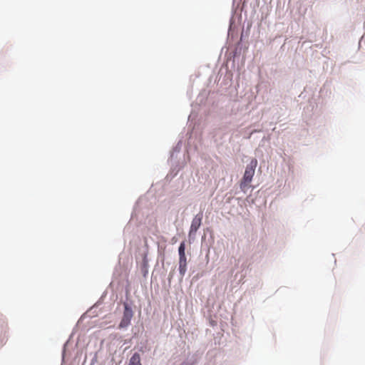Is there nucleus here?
<instances>
[{
	"mask_svg": "<svg viewBox=\"0 0 365 365\" xmlns=\"http://www.w3.org/2000/svg\"><path fill=\"white\" fill-rule=\"evenodd\" d=\"M244 61H245V57H242V64H243V63H244Z\"/></svg>",
	"mask_w": 365,
	"mask_h": 365,
	"instance_id": "393cba45",
	"label": "nucleus"
},
{
	"mask_svg": "<svg viewBox=\"0 0 365 365\" xmlns=\"http://www.w3.org/2000/svg\"><path fill=\"white\" fill-rule=\"evenodd\" d=\"M186 250V241L182 240L180 242L178 248V253L179 256V273L182 277H183L187 272V256L185 254Z\"/></svg>",
	"mask_w": 365,
	"mask_h": 365,
	"instance_id": "7ed1b4c3",
	"label": "nucleus"
},
{
	"mask_svg": "<svg viewBox=\"0 0 365 365\" xmlns=\"http://www.w3.org/2000/svg\"><path fill=\"white\" fill-rule=\"evenodd\" d=\"M178 169H180V165H179V166H178Z\"/></svg>",
	"mask_w": 365,
	"mask_h": 365,
	"instance_id": "a878e982",
	"label": "nucleus"
},
{
	"mask_svg": "<svg viewBox=\"0 0 365 365\" xmlns=\"http://www.w3.org/2000/svg\"><path fill=\"white\" fill-rule=\"evenodd\" d=\"M257 163L258 162L256 158H252L250 163L246 165L245 173L240 180V187L244 192H246L244 188L252 180Z\"/></svg>",
	"mask_w": 365,
	"mask_h": 365,
	"instance_id": "f03ea898",
	"label": "nucleus"
},
{
	"mask_svg": "<svg viewBox=\"0 0 365 365\" xmlns=\"http://www.w3.org/2000/svg\"><path fill=\"white\" fill-rule=\"evenodd\" d=\"M232 76L233 74L231 72L226 71V73L223 78L222 83H224L225 86L231 85Z\"/></svg>",
	"mask_w": 365,
	"mask_h": 365,
	"instance_id": "4468645a",
	"label": "nucleus"
},
{
	"mask_svg": "<svg viewBox=\"0 0 365 365\" xmlns=\"http://www.w3.org/2000/svg\"><path fill=\"white\" fill-rule=\"evenodd\" d=\"M133 317V311L131 307V304L128 302H125L123 304V318L131 320Z\"/></svg>",
	"mask_w": 365,
	"mask_h": 365,
	"instance_id": "1a4fd4ad",
	"label": "nucleus"
},
{
	"mask_svg": "<svg viewBox=\"0 0 365 365\" xmlns=\"http://www.w3.org/2000/svg\"><path fill=\"white\" fill-rule=\"evenodd\" d=\"M74 334V332L73 331L71 335L69 336V338L66 340V341L63 344V349H62V356L63 357L64 356V354H65V352H66V347L68 345V344L70 343V341L71 339V338L73 337Z\"/></svg>",
	"mask_w": 365,
	"mask_h": 365,
	"instance_id": "a211bd4d",
	"label": "nucleus"
},
{
	"mask_svg": "<svg viewBox=\"0 0 365 365\" xmlns=\"http://www.w3.org/2000/svg\"><path fill=\"white\" fill-rule=\"evenodd\" d=\"M201 358V354L197 351L191 356L187 358L186 360L183 361L179 365H197Z\"/></svg>",
	"mask_w": 365,
	"mask_h": 365,
	"instance_id": "6e6552de",
	"label": "nucleus"
},
{
	"mask_svg": "<svg viewBox=\"0 0 365 365\" xmlns=\"http://www.w3.org/2000/svg\"><path fill=\"white\" fill-rule=\"evenodd\" d=\"M207 247V253H206V255H205V259H206V261H207V263L209 262V254H210V247L208 246Z\"/></svg>",
	"mask_w": 365,
	"mask_h": 365,
	"instance_id": "aec40b11",
	"label": "nucleus"
},
{
	"mask_svg": "<svg viewBox=\"0 0 365 365\" xmlns=\"http://www.w3.org/2000/svg\"><path fill=\"white\" fill-rule=\"evenodd\" d=\"M182 146V140H179L177 144L173 146L172 150L170 153V157L168 160V163L171 167H178L179 160H178V155L180 153Z\"/></svg>",
	"mask_w": 365,
	"mask_h": 365,
	"instance_id": "39448f33",
	"label": "nucleus"
},
{
	"mask_svg": "<svg viewBox=\"0 0 365 365\" xmlns=\"http://www.w3.org/2000/svg\"><path fill=\"white\" fill-rule=\"evenodd\" d=\"M97 361V358L96 356H95L92 359H91V364L90 365H93Z\"/></svg>",
	"mask_w": 365,
	"mask_h": 365,
	"instance_id": "412c9836",
	"label": "nucleus"
},
{
	"mask_svg": "<svg viewBox=\"0 0 365 365\" xmlns=\"http://www.w3.org/2000/svg\"><path fill=\"white\" fill-rule=\"evenodd\" d=\"M236 34L237 31L235 28V20L232 17H231L230 20V26L227 31V36L228 38H234Z\"/></svg>",
	"mask_w": 365,
	"mask_h": 365,
	"instance_id": "f8f14e48",
	"label": "nucleus"
},
{
	"mask_svg": "<svg viewBox=\"0 0 365 365\" xmlns=\"http://www.w3.org/2000/svg\"><path fill=\"white\" fill-rule=\"evenodd\" d=\"M82 319H83V317H81L78 319L77 324H78V323H80V322H81V321L82 320Z\"/></svg>",
	"mask_w": 365,
	"mask_h": 365,
	"instance_id": "b1692460",
	"label": "nucleus"
},
{
	"mask_svg": "<svg viewBox=\"0 0 365 365\" xmlns=\"http://www.w3.org/2000/svg\"><path fill=\"white\" fill-rule=\"evenodd\" d=\"M106 295H107V292H104L102 294V295L101 296V297L98 299V301L91 307L89 311L91 312V311L97 309L100 305H101L103 303Z\"/></svg>",
	"mask_w": 365,
	"mask_h": 365,
	"instance_id": "ddd939ff",
	"label": "nucleus"
},
{
	"mask_svg": "<svg viewBox=\"0 0 365 365\" xmlns=\"http://www.w3.org/2000/svg\"><path fill=\"white\" fill-rule=\"evenodd\" d=\"M7 340H8V335H7L6 327L5 329L2 328L1 335H0L1 346L4 345L6 343Z\"/></svg>",
	"mask_w": 365,
	"mask_h": 365,
	"instance_id": "dca6fc26",
	"label": "nucleus"
},
{
	"mask_svg": "<svg viewBox=\"0 0 365 365\" xmlns=\"http://www.w3.org/2000/svg\"><path fill=\"white\" fill-rule=\"evenodd\" d=\"M173 277V272H170V273L169 274V276H168V281H169V283H170V281H171V279H172Z\"/></svg>",
	"mask_w": 365,
	"mask_h": 365,
	"instance_id": "4be33fe9",
	"label": "nucleus"
},
{
	"mask_svg": "<svg viewBox=\"0 0 365 365\" xmlns=\"http://www.w3.org/2000/svg\"><path fill=\"white\" fill-rule=\"evenodd\" d=\"M138 331H139V330ZM138 332L135 331L133 333V337L135 338V337H138Z\"/></svg>",
	"mask_w": 365,
	"mask_h": 365,
	"instance_id": "5701e85b",
	"label": "nucleus"
},
{
	"mask_svg": "<svg viewBox=\"0 0 365 365\" xmlns=\"http://www.w3.org/2000/svg\"><path fill=\"white\" fill-rule=\"evenodd\" d=\"M243 50V34L240 36V39L235 43V47L232 51V65L231 68L234 70L237 69V72L240 71V67L239 65V60Z\"/></svg>",
	"mask_w": 365,
	"mask_h": 365,
	"instance_id": "20e7f679",
	"label": "nucleus"
},
{
	"mask_svg": "<svg viewBox=\"0 0 365 365\" xmlns=\"http://www.w3.org/2000/svg\"><path fill=\"white\" fill-rule=\"evenodd\" d=\"M148 340L146 339L145 340H142L140 342V344L138 346H135V349H138V351L139 354L142 353L144 354L148 351H150V348L148 346Z\"/></svg>",
	"mask_w": 365,
	"mask_h": 365,
	"instance_id": "9b49d317",
	"label": "nucleus"
},
{
	"mask_svg": "<svg viewBox=\"0 0 365 365\" xmlns=\"http://www.w3.org/2000/svg\"><path fill=\"white\" fill-rule=\"evenodd\" d=\"M148 252H145L142 255V262L140 264V272L143 277L146 278L148 274Z\"/></svg>",
	"mask_w": 365,
	"mask_h": 365,
	"instance_id": "0eeeda50",
	"label": "nucleus"
},
{
	"mask_svg": "<svg viewBox=\"0 0 365 365\" xmlns=\"http://www.w3.org/2000/svg\"><path fill=\"white\" fill-rule=\"evenodd\" d=\"M128 365H142L140 355L138 352H134L132 354Z\"/></svg>",
	"mask_w": 365,
	"mask_h": 365,
	"instance_id": "9d476101",
	"label": "nucleus"
},
{
	"mask_svg": "<svg viewBox=\"0 0 365 365\" xmlns=\"http://www.w3.org/2000/svg\"><path fill=\"white\" fill-rule=\"evenodd\" d=\"M131 320L122 317L118 325V329H125L130 324Z\"/></svg>",
	"mask_w": 365,
	"mask_h": 365,
	"instance_id": "2eb2a0df",
	"label": "nucleus"
},
{
	"mask_svg": "<svg viewBox=\"0 0 365 365\" xmlns=\"http://www.w3.org/2000/svg\"><path fill=\"white\" fill-rule=\"evenodd\" d=\"M202 214H197L191 222L190 230L191 232H197L202 225Z\"/></svg>",
	"mask_w": 365,
	"mask_h": 365,
	"instance_id": "423d86ee",
	"label": "nucleus"
},
{
	"mask_svg": "<svg viewBox=\"0 0 365 365\" xmlns=\"http://www.w3.org/2000/svg\"><path fill=\"white\" fill-rule=\"evenodd\" d=\"M139 206H140V200H138L134 207H133V212L131 213V218H135L136 217L137 219H138V214H139Z\"/></svg>",
	"mask_w": 365,
	"mask_h": 365,
	"instance_id": "f3484780",
	"label": "nucleus"
},
{
	"mask_svg": "<svg viewBox=\"0 0 365 365\" xmlns=\"http://www.w3.org/2000/svg\"><path fill=\"white\" fill-rule=\"evenodd\" d=\"M196 232H191V230H189L187 237H188V242L190 244L193 243V242L195 240Z\"/></svg>",
	"mask_w": 365,
	"mask_h": 365,
	"instance_id": "6ab92c4d",
	"label": "nucleus"
},
{
	"mask_svg": "<svg viewBox=\"0 0 365 365\" xmlns=\"http://www.w3.org/2000/svg\"><path fill=\"white\" fill-rule=\"evenodd\" d=\"M189 128L187 133V144L185 150L189 153L192 150L196 151L201 143L204 123L201 118H197V114L192 110L187 118Z\"/></svg>",
	"mask_w": 365,
	"mask_h": 365,
	"instance_id": "f257e3e1",
	"label": "nucleus"
}]
</instances>
